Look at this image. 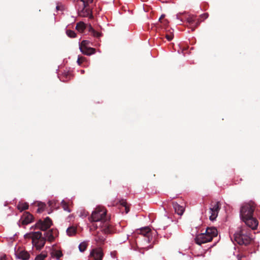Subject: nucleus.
Instances as JSON below:
<instances>
[{
  "label": "nucleus",
  "mask_w": 260,
  "mask_h": 260,
  "mask_svg": "<svg viewBox=\"0 0 260 260\" xmlns=\"http://www.w3.org/2000/svg\"><path fill=\"white\" fill-rule=\"evenodd\" d=\"M86 28L94 37L99 38L102 35L101 33L94 29L90 24L87 25L83 21H80L76 24V29L80 32H83Z\"/></svg>",
  "instance_id": "6"
},
{
  "label": "nucleus",
  "mask_w": 260,
  "mask_h": 260,
  "mask_svg": "<svg viewBox=\"0 0 260 260\" xmlns=\"http://www.w3.org/2000/svg\"><path fill=\"white\" fill-rule=\"evenodd\" d=\"M208 16H209V14L207 13L200 15V17L202 19H203V20L207 19L208 17Z\"/></svg>",
  "instance_id": "30"
},
{
  "label": "nucleus",
  "mask_w": 260,
  "mask_h": 260,
  "mask_svg": "<svg viewBox=\"0 0 260 260\" xmlns=\"http://www.w3.org/2000/svg\"><path fill=\"white\" fill-rule=\"evenodd\" d=\"M59 6H57L56 7V9L58 10L59 9Z\"/></svg>",
  "instance_id": "36"
},
{
  "label": "nucleus",
  "mask_w": 260,
  "mask_h": 260,
  "mask_svg": "<svg viewBox=\"0 0 260 260\" xmlns=\"http://www.w3.org/2000/svg\"><path fill=\"white\" fill-rule=\"evenodd\" d=\"M66 34L68 37L71 38H74L76 37V34L75 33V32L72 30H67Z\"/></svg>",
  "instance_id": "23"
},
{
  "label": "nucleus",
  "mask_w": 260,
  "mask_h": 260,
  "mask_svg": "<svg viewBox=\"0 0 260 260\" xmlns=\"http://www.w3.org/2000/svg\"><path fill=\"white\" fill-rule=\"evenodd\" d=\"M140 234L146 238V240L149 241V238L151 235V230L149 228H145L140 230Z\"/></svg>",
  "instance_id": "14"
},
{
  "label": "nucleus",
  "mask_w": 260,
  "mask_h": 260,
  "mask_svg": "<svg viewBox=\"0 0 260 260\" xmlns=\"http://www.w3.org/2000/svg\"><path fill=\"white\" fill-rule=\"evenodd\" d=\"M87 244L86 242L81 243L79 245V249L81 252H84L87 248Z\"/></svg>",
  "instance_id": "21"
},
{
  "label": "nucleus",
  "mask_w": 260,
  "mask_h": 260,
  "mask_svg": "<svg viewBox=\"0 0 260 260\" xmlns=\"http://www.w3.org/2000/svg\"><path fill=\"white\" fill-rule=\"evenodd\" d=\"M109 220V217L107 216V210L102 207H96L89 217V220L93 222L92 226L96 229L99 226L101 231L106 234H111L112 232Z\"/></svg>",
  "instance_id": "2"
},
{
  "label": "nucleus",
  "mask_w": 260,
  "mask_h": 260,
  "mask_svg": "<svg viewBox=\"0 0 260 260\" xmlns=\"http://www.w3.org/2000/svg\"><path fill=\"white\" fill-rule=\"evenodd\" d=\"M256 205L252 202L244 204L240 209V216L241 218L251 217L253 216V212Z\"/></svg>",
  "instance_id": "5"
},
{
  "label": "nucleus",
  "mask_w": 260,
  "mask_h": 260,
  "mask_svg": "<svg viewBox=\"0 0 260 260\" xmlns=\"http://www.w3.org/2000/svg\"><path fill=\"white\" fill-rule=\"evenodd\" d=\"M47 253L42 252L40 254L37 255L35 260H44L47 257Z\"/></svg>",
  "instance_id": "22"
},
{
  "label": "nucleus",
  "mask_w": 260,
  "mask_h": 260,
  "mask_svg": "<svg viewBox=\"0 0 260 260\" xmlns=\"http://www.w3.org/2000/svg\"><path fill=\"white\" fill-rule=\"evenodd\" d=\"M0 260H7V257L6 255H4L0 257Z\"/></svg>",
  "instance_id": "34"
},
{
  "label": "nucleus",
  "mask_w": 260,
  "mask_h": 260,
  "mask_svg": "<svg viewBox=\"0 0 260 260\" xmlns=\"http://www.w3.org/2000/svg\"><path fill=\"white\" fill-rule=\"evenodd\" d=\"M90 42L88 40H83L80 44V47H89Z\"/></svg>",
  "instance_id": "25"
},
{
  "label": "nucleus",
  "mask_w": 260,
  "mask_h": 260,
  "mask_svg": "<svg viewBox=\"0 0 260 260\" xmlns=\"http://www.w3.org/2000/svg\"><path fill=\"white\" fill-rule=\"evenodd\" d=\"M168 219L170 221L172 222V220H171V219H169L168 218Z\"/></svg>",
  "instance_id": "37"
},
{
  "label": "nucleus",
  "mask_w": 260,
  "mask_h": 260,
  "mask_svg": "<svg viewBox=\"0 0 260 260\" xmlns=\"http://www.w3.org/2000/svg\"><path fill=\"white\" fill-rule=\"evenodd\" d=\"M187 21L188 24L190 25V26H193V23L196 21L195 18L193 16H189L187 18Z\"/></svg>",
  "instance_id": "24"
},
{
  "label": "nucleus",
  "mask_w": 260,
  "mask_h": 260,
  "mask_svg": "<svg viewBox=\"0 0 260 260\" xmlns=\"http://www.w3.org/2000/svg\"><path fill=\"white\" fill-rule=\"evenodd\" d=\"M17 208L20 211L22 212L28 208V204L27 203H19Z\"/></svg>",
  "instance_id": "20"
},
{
  "label": "nucleus",
  "mask_w": 260,
  "mask_h": 260,
  "mask_svg": "<svg viewBox=\"0 0 260 260\" xmlns=\"http://www.w3.org/2000/svg\"><path fill=\"white\" fill-rule=\"evenodd\" d=\"M201 21L202 20H200V19H197V21H195L196 24L194 25H193V26H190L191 30L194 31L196 28H197L200 25Z\"/></svg>",
  "instance_id": "26"
},
{
  "label": "nucleus",
  "mask_w": 260,
  "mask_h": 260,
  "mask_svg": "<svg viewBox=\"0 0 260 260\" xmlns=\"http://www.w3.org/2000/svg\"><path fill=\"white\" fill-rule=\"evenodd\" d=\"M242 219L247 225L246 227H249L251 230L256 229L258 224L257 220L253 216H251V217H249V218H242Z\"/></svg>",
  "instance_id": "9"
},
{
  "label": "nucleus",
  "mask_w": 260,
  "mask_h": 260,
  "mask_svg": "<svg viewBox=\"0 0 260 260\" xmlns=\"http://www.w3.org/2000/svg\"><path fill=\"white\" fill-rule=\"evenodd\" d=\"M238 260H241V259H240V258H239Z\"/></svg>",
  "instance_id": "38"
},
{
  "label": "nucleus",
  "mask_w": 260,
  "mask_h": 260,
  "mask_svg": "<svg viewBox=\"0 0 260 260\" xmlns=\"http://www.w3.org/2000/svg\"><path fill=\"white\" fill-rule=\"evenodd\" d=\"M218 234L217 229L214 227L207 228L205 233L198 235L196 239V243L201 245L202 244L210 242L213 237H216Z\"/></svg>",
  "instance_id": "4"
},
{
  "label": "nucleus",
  "mask_w": 260,
  "mask_h": 260,
  "mask_svg": "<svg viewBox=\"0 0 260 260\" xmlns=\"http://www.w3.org/2000/svg\"><path fill=\"white\" fill-rule=\"evenodd\" d=\"M80 3H81L82 8L81 9L78 8V9L79 16L82 17L89 16L90 18H92L93 16L91 10L88 7V5L85 3V1L81 0Z\"/></svg>",
  "instance_id": "8"
},
{
  "label": "nucleus",
  "mask_w": 260,
  "mask_h": 260,
  "mask_svg": "<svg viewBox=\"0 0 260 260\" xmlns=\"http://www.w3.org/2000/svg\"><path fill=\"white\" fill-rule=\"evenodd\" d=\"M77 228L75 226H71L67 230V234L69 236H73L76 234Z\"/></svg>",
  "instance_id": "18"
},
{
  "label": "nucleus",
  "mask_w": 260,
  "mask_h": 260,
  "mask_svg": "<svg viewBox=\"0 0 260 260\" xmlns=\"http://www.w3.org/2000/svg\"><path fill=\"white\" fill-rule=\"evenodd\" d=\"M105 240V238L101 235H100L98 233L95 236V241L97 244L99 246L103 244Z\"/></svg>",
  "instance_id": "17"
},
{
  "label": "nucleus",
  "mask_w": 260,
  "mask_h": 260,
  "mask_svg": "<svg viewBox=\"0 0 260 260\" xmlns=\"http://www.w3.org/2000/svg\"><path fill=\"white\" fill-rule=\"evenodd\" d=\"M85 3L88 5L89 3H92L93 0H84Z\"/></svg>",
  "instance_id": "35"
},
{
  "label": "nucleus",
  "mask_w": 260,
  "mask_h": 260,
  "mask_svg": "<svg viewBox=\"0 0 260 260\" xmlns=\"http://www.w3.org/2000/svg\"><path fill=\"white\" fill-rule=\"evenodd\" d=\"M120 204L123 207H125L127 205V203L125 200L124 199H121L119 201Z\"/></svg>",
  "instance_id": "29"
},
{
  "label": "nucleus",
  "mask_w": 260,
  "mask_h": 260,
  "mask_svg": "<svg viewBox=\"0 0 260 260\" xmlns=\"http://www.w3.org/2000/svg\"><path fill=\"white\" fill-rule=\"evenodd\" d=\"M51 256L53 258H55L56 259H59V258L63 255L62 252L60 250H53L51 253Z\"/></svg>",
  "instance_id": "19"
},
{
  "label": "nucleus",
  "mask_w": 260,
  "mask_h": 260,
  "mask_svg": "<svg viewBox=\"0 0 260 260\" xmlns=\"http://www.w3.org/2000/svg\"><path fill=\"white\" fill-rule=\"evenodd\" d=\"M124 207L125 208V213H127L129 211V207L127 206V205L126 206H125V207Z\"/></svg>",
  "instance_id": "33"
},
{
  "label": "nucleus",
  "mask_w": 260,
  "mask_h": 260,
  "mask_svg": "<svg viewBox=\"0 0 260 260\" xmlns=\"http://www.w3.org/2000/svg\"><path fill=\"white\" fill-rule=\"evenodd\" d=\"M52 225V221L47 217L44 220L39 219L35 224V229L44 231V237L41 232H31L24 235L25 239H30L32 240V244L37 250H41L45 245L46 241L52 242L55 238L58 236V232L56 229H49Z\"/></svg>",
  "instance_id": "1"
},
{
  "label": "nucleus",
  "mask_w": 260,
  "mask_h": 260,
  "mask_svg": "<svg viewBox=\"0 0 260 260\" xmlns=\"http://www.w3.org/2000/svg\"><path fill=\"white\" fill-rule=\"evenodd\" d=\"M61 205H62V206L64 210H66L69 212H71V211L69 209V208L68 207V205L64 201H62L61 202Z\"/></svg>",
  "instance_id": "27"
},
{
  "label": "nucleus",
  "mask_w": 260,
  "mask_h": 260,
  "mask_svg": "<svg viewBox=\"0 0 260 260\" xmlns=\"http://www.w3.org/2000/svg\"><path fill=\"white\" fill-rule=\"evenodd\" d=\"M30 255L29 253L25 250H22L17 254V257L22 260H27L29 259Z\"/></svg>",
  "instance_id": "16"
},
{
  "label": "nucleus",
  "mask_w": 260,
  "mask_h": 260,
  "mask_svg": "<svg viewBox=\"0 0 260 260\" xmlns=\"http://www.w3.org/2000/svg\"><path fill=\"white\" fill-rule=\"evenodd\" d=\"M45 205H43L42 207H39L37 210V212L41 213L44 210V206Z\"/></svg>",
  "instance_id": "32"
},
{
  "label": "nucleus",
  "mask_w": 260,
  "mask_h": 260,
  "mask_svg": "<svg viewBox=\"0 0 260 260\" xmlns=\"http://www.w3.org/2000/svg\"><path fill=\"white\" fill-rule=\"evenodd\" d=\"M166 38L168 41H171L173 39V36L172 35H166Z\"/></svg>",
  "instance_id": "31"
},
{
  "label": "nucleus",
  "mask_w": 260,
  "mask_h": 260,
  "mask_svg": "<svg viewBox=\"0 0 260 260\" xmlns=\"http://www.w3.org/2000/svg\"><path fill=\"white\" fill-rule=\"evenodd\" d=\"M86 60V58L85 57L83 56H79L77 60V62L79 65H81L84 61Z\"/></svg>",
  "instance_id": "28"
},
{
  "label": "nucleus",
  "mask_w": 260,
  "mask_h": 260,
  "mask_svg": "<svg viewBox=\"0 0 260 260\" xmlns=\"http://www.w3.org/2000/svg\"><path fill=\"white\" fill-rule=\"evenodd\" d=\"M251 230L247 227L243 226L234 235L233 238L239 245H244L245 246L249 244L253 240L250 236Z\"/></svg>",
  "instance_id": "3"
},
{
  "label": "nucleus",
  "mask_w": 260,
  "mask_h": 260,
  "mask_svg": "<svg viewBox=\"0 0 260 260\" xmlns=\"http://www.w3.org/2000/svg\"><path fill=\"white\" fill-rule=\"evenodd\" d=\"M220 209V203L219 202H212L209 208L211 215L209 219L211 221L214 220L218 216V212Z\"/></svg>",
  "instance_id": "7"
},
{
  "label": "nucleus",
  "mask_w": 260,
  "mask_h": 260,
  "mask_svg": "<svg viewBox=\"0 0 260 260\" xmlns=\"http://www.w3.org/2000/svg\"><path fill=\"white\" fill-rule=\"evenodd\" d=\"M172 204L175 213L179 215H182L184 212L185 208L176 202H173Z\"/></svg>",
  "instance_id": "11"
},
{
  "label": "nucleus",
  "mask_w": 260,
  "mask_h": 260,
  "mask_svg": "<svg viewBox=\"0 0 260 260\" xmlns=\"http://www.w3.org/2000/svg\"><path fill=\"white\" fill-rule=\"evenodd\" d=\"M80 49L83 54L86 55H90L95 52V49L90 47H80Z\"/></svg>",
  "instance_id": "13"
},
{
  "label": "nucleus",
  "mask_w": 260,
  "mask_h": 260,
  "mask_svg": "<svg viewBox=\"0 0 260 260\" xmlns=\"http://www.w3.org/2000/svg\"><path fill=\"white\" fill-rule=\"evenodd\" d=\"M165 15L162 14L159 18V22L157 24L158 26L166 28L169 24V21L167 19H164Z\"/></svg>",
  "instance_id": "15"
},
{
  "label": "nucleus",
  "mask_w": 260,
  "mask_h": 260,
  "mask_svg": "<svg viewBox=\"0 0 260 260\" xmlns=\"http://www.w3.org/2000/svg\"><path fill=\"white\" fill-rule=\"evenodd\" d=\"M103 256L104 253L101 248L93 249L89 254V256L94 260H102Z\"/></svg>",
  "instance_id": "10"
},
{
  "label": "nucleus",
  "mask_w": 260,
  "mask_h": 260,
  "mask_svg": "<svg viewBox=\"0 0 260 260\" xmlns=\"http://www.w3.org/2000/svg\"><path fill=\"white\" fill-rule=\"evenodd\" d=\"M22 223L23 224H27L33 220V216L28 212H25L23 215Z\"/></svg>",
  "instance_id": "12"
}]
</instances>
